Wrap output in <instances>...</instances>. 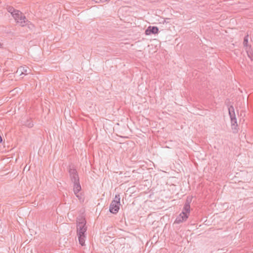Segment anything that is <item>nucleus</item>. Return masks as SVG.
<instances>
[{
    "instance_id": "obj_1",
    "label": "nucleus",
    "mask_w": 253,
    "mask_h": 253,
    "mask_svg": "<svg viewBox=\"0 0 253 253\" xmlns=\"http://www.w3.org/2000/svg\"><path fill=\"white\" fill-rule=\"evenodd\" d=\"M77 222V235L79 243L82 246H84L85 245V239L86 238L85 233L87 229L85 226L86 221L84 218H81L79 219Z\"/></svg>"
},
{
    "instance_id": "obj_2",
    "label": "nucleus",
    "mask_w": 253,
    "mask_h": 253,
    "mask_svg": "<svg viewBox=\"0 0 253 253\" xmlns=\"http://www.w3.org/2000/svg\"><path fill=\"white\" fill-rule=\"evenodd\" d=\"M191 202V199L189 200L187 199L184 204L183 211L181 213L177 216L175 219V223H179L183 221H185L189 214L190 211V204Z\"/></svg>"
},
{
    "instance_id": "obj_3",
    "label": "nucleus",
    "mask_w": 253,
    "mask_h": 253,
    "mask_svg": "<svg viewBox=\"0 0 253 253\" xmlns=\"http://www.w3.org/2000/svg\"><path fill=\"white\" fill-rule=\"evenodd\" d=\"M120 195H116L114 200L111 202L109 211L112 213H116L118 212L120 209Z\"/></svg>"
},
{
    "instance_id": "obj_4",
    "label": "nucleus",
    "mask_w": 253,
    "mask_h": 253,
    "mask_svg": "<svg viewBox=\"0 0 253 253\" xmlns=\"http://www.w3.org/2000/svg\"><path fill=\"white\" fill-rule=\"evenodd\" d=\"M16 22L21 26H24L26 23V17L19 10H17L12 15Z\"/></svg>"
},
{
    "instance_id": "obj_5",
    "label": "nucleus",
    "mask_w": 253,
    "mask_h": 253,
    "mask_svg": "<svg viewBox=\"0 0 253 253\" xmlns=\"http://www.w3.org/2000/svg\"><path fill=\"white\" fill-rule=\"evenodd\" d=\"M228 111L231 120V126H237V119L235 116L234 107L232 106H230L228 108Z\"/></svg>"
},
{
    "instance_id": "obj_6",
    "label": "nucleus",
    "mask_w": 253,
    "mask_h": 253,
    "mask_svg": "<svg viewBox=\"0 0 253 253\" xmlns=\"http://www.w3.org/2000/svg\"><path fill=\"white\" fill-rule=\"evenodd\" d=\"M243 45L248 56L251 58V55H252L253 51L251 46L248 44V35L246 36L244 39Z\"/></svg>"
},
{
    "instance_id": "obj_7",
    "label": "nucleus",
    "mask_w": 253,
    "mask_h": 253,
    "mask_svg": "<svg viewBox=\"0 0 253 253\" xmlns=\"http://www.w3.org/2000/svg\"><path fill=\"white\" fill-rule=\"evenodd\" d=\"M69 173L70 175L71 180L74 183L79 182V178L77 173V171L75 169L72 168L70 169Z\"/></svg>"
},
{
    "instance_id": "obj_8",
    "label": "nucleus",
    "mask_w": 253,
    "mask_h": 253,
    "mask_svg": "<svg viewBox=\"0 0 253 253\" xmlns=\"http://www.w3.org/2000/svg\"><path fill=\"white\" fill-rule=\"evenodd\" d=\"M29 70L28 67L21 66L17 69V70L16 72V75L17 76H21L23 74L27 75V74L30 73L29 72H28Z\"/></svg>"
},
{
    "instance_id": "obj_9",
    "label": "nucleus",
    "mask_w": 253,
    "mask_h": 253,
    "mask_svg": "<svg viewBox=\"0 0 253 253\" xmlns=\"http://www.w3.org/2000/svg\"><path fill=\"white\" fill-rule=\"evenodd\" d=\"M159 29L157 27L149 26L145 30V34L146 35H150L151 34H156L158 32Z\"/></svg>"
},
{
    "instance_id": "obj_10",
    "label": "nucleus",
    "mask_w": 253,
    "mask_h": 253,
    "mask_svg": "<svg viewBox=\"0 0 253 253\" xmlns=\"http://www.w3.org/2000/svg\"><path fill=\"white\" fill-rule=\"evenodd\" d=\"M81 189V186L79 182H74V194L76 195V196L79 199H81V197L80 196L78 193Z\"/></svg>"
},
{
    "instance_id": "obj_11",
    "label": "nucleus",
    "mask_w": 253,
    "mask_h": 253,
    "mask_svg": "<svg viewBox=\"0 0 253 253\" xmlns=\"http://www.w3.org/2000/svg\"><path fill=\"white\" fill-rule=\"evenodd\" d=\"M7 11L10 13L11 14V15H12L13 14H14V13H15V11H16L17 10L15 9L13 7H8L7 8Z\"/></svg>"
},
{
    "instance_id": "obj_12",
    "label": "nucleus",
    "mask_w": 253,
    "mask_h": 253,
    "mask_svg": "<svg viewBox=\"0 0 253 253\" xmlns=\"http://www.w3.org/2000/svg\"><path fill=\"white\" fill-rule=\"evenodd\" d=\"M25 126L28 127H32L33 126V123L31 121L29 120L25 124Z\"/></svg>"
},
{
    "instance_id": "obj_13",
    "label": "nucleus",
    "mask_w": 253,
    "mask_h": 253,
    "mask_svg": "<svg viewBox=\"0 0 253 253\" xmlns=\"http://www.w3.org/2000/svg\"><path fill=\"white\" fill-rule=\"evenodd\" d=\"M26 25H27L28 27L32 29L34 28V25L30 22H29L28 20H26Z\"/></svg>"
},
{
    "instance_id": "obj_14",
    "label": "nucleus",
    "mask_w": 253,
    "mask_h": 253,
    "mask_svg": "<svg viewBox=\"0 0 253 253\" xmlns=\"http://www.w3.org/2000/svg\"><path fill=\"white\" fill-rule=\"evenodd\" d=\"M2 137L0 135V143H1L2 142Z\"/></svg>"
},
{
    "instance_id": "obj_15",
    "label": "nucleus",
    "mask_w": 253,
    "mask_h": 253,
    "mask_svg": "<svg viewBox=\"0 0 253 253\" xmlns=\"http://www.w3.org/2000/svg\"><path fill=\"white\" fill-rule=\"evenodd\" d=\"M1 46V43L0 42V47Z\"/></svg>"
}]
</instances>
